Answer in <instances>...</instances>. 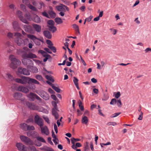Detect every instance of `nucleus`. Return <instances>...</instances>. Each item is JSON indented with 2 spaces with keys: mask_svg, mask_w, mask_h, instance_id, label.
<instances>
[{
  "mask_svg": "<svg viewBox=\"0 0 151 151\" xmlns=\"http://www.w3.org/2000/svg\"><path fill=\"white\" fill-rule=\"evenodd\" d=\"M9 59L11 61L10 67L13 69L17 68V66L19 65L21 63V61L17 59L14 55H10L9 57Z\"/></svg>",
  "mask_w": 151,
  "mask_h": 151,
  "instance_id": "obj_1",
  "label": "nucleus"
},
{
  "mask_svg": "<svg viewBox=\"0 0 151 151\" xmlns=\"http://www.w3.org/2000/svg\"><path fill=\"white\" fill-rule=\"evenodd\" d=\"M22 81L23 82V84H26L27 83L30 84V83H33L35 84L39 85L40 83L36 79L31 78L29 77L22 76Z\"/></svg>",
  "mask_w": 151,
  "mask_h": 151,
  "instance_id": "obj_2",
  "label": "nucleus"
},
{
  "mask_svg": "<svg viewBox=\"0 0 151 151\" xmlns=\"http://www.w3.org/2000/svg\"><path fill=\"white\" fill-rule=\"evenodd\" d=\"M14 36L16 37L15 42L19 46L23 45L24 44V41L21 38V34L19 33H16Z\"/></svg>",
  "mask_w": 151,
  "mask_h": 151,
  "instance_id": "obj_3",
  "label": "nucleus"
},
{
  "mask_svg": "<svg viewBox=\"0 0 151 151\" xmlns=\"http://www.w3.org/2000/svg\"><path fill=\"white\" fill-rule=\"evenodd\" d=\"M20 138L21 140L25 144L27 145H32L34 144L33 142L30 138L24 135L20 136Z\"/></svg>",
  "mask_w": 151,
  "mask_h": 151,
  "instance_id": "obj_4",
  "label": "nucleus"
},
{
  "mask_svg": "<svg viewBox=\"0 0 151 151\" xmlns=\"http://www.w3.org/2000/svg\"><path fill=\"white\" fill-rule=\"evenodd\" d=\"M22 57L24 59H33L36 58L37 57L35 54L32 53L31 52L27 53L26 52H23L22 55Z\"/></svg>",
  "mask_w": 151,
  "mask_h": 151,
  "instance_id": "obj_5",
  "label": "nucleus"
},
{
  "mask_svg": "<svg viewBox=\"0 0 151 151\" xmlns=\"http://www.w3.org/2000/svg\"><path fill=\"white\" fill-rule=\"evenodd\" d=\"M34 120L35 123L40 127L43 126L44 125L43 120L42 118H40L39 116L35 115L34 118Z\"/></svg>",
  "mask_w": 151,
  "mask_h": 151,
  "instance_id": "obj_6",
  "label": "nucleus"
},
{
  "mask_svg": "<svg viewBox=\"0 0 151 151\" xmlns=\"http://www.w3.org/2000/svg\"><path fill=\"white\" fill-rule=\"evenodd\" d=\"M18 72L20 74L26 76L30 75V72L27 69L22 67H19L18 68Z\"/></svg>",
  "mask_w": 151,
  "mask_h": 151,
  "instance_id": "obj_7",
  "label": "nucleus"
},
{
  "mask_svg": "<svg viewBox=\"0 0 151 151\" xmlns=\"http://www.w3.org/2000/svg\"><path fill=\"white\" fill-rule=\"evenodd\" d=\"M17 15L19 18L20 19L22 22L26 24H28L29 22L26 19L24 18L22 16L23 14L22 12L20 11H18L17 13Z\"/></svg>",
  "mask_w": 151,
  "mask_h": 151,
  "instance_id": "obj_8",
  "label": "nucleus"
},
{
  "mask_svg": "<svg viewBox=\"0 0 151 151\" xmlns=\"http://www.w3.org/2000/svg\"><path fill=\"white\" fill-rule=\"evenodd\" d=\"M22 94L20 93H15L13 94V96L14 98L16 99L20 100L23 101L24 98L22 97Z\"/></svg>",
  "mask_w": 151,
  "mask_h": 151,
  "instance_id": "obj_9",
  "label": "nucleus"
},
{
  "mask_svg": "<svg viewBox=\"0 0 151 151\" xmlns=\"http://www.w3.org/2000/svg\"><path fill=\"white\" fill-rule=\"evenodd\" d=\"M26 104L28 107L31 109L33 110H38V107L34 103L27 102Z\"/></svg>",
  "mask_w": 151,
  "mask_h": 151,
  "instance_id": "obj_10",
  "label": "nucleus"
},
{
  "mask_svg": "<svg viewBox=\"0 0 151 151\" xmlns=\"http://www.w3.org/2000/svg\"><path fill=\"white\" fill-rule=\"evenodd\" d=\"M40 95L41 97L46 100H48L50 98L49 96L44 91L41 92Z\"/></svg>",
  "mask_w": 151,
  "mask_h": 151,
  "instance_id": "obj_11",
  "label": "nucleus"
},
{
  "mask_svg": "<svg viewBox=\"0 0 151 151\" xmlns=\"http://www.w3.org/2000/svg\"><path fill=\"white\" fill-rule=\"evenodd\" d=\"M40 95L41 97L46 100H48L50 98L49 96L44 91L41 92Z\"/></svg>",
  "mask_w": 151,
  "mask_h": 151,
  "instance_id": "obj_12",
  "label": "nucleus"
},
{
  "mask_svg": "<svg viewBox=\"0 0 151 151\" xmlns=\"http://www.w3.org/2000/svg\"><path fill=\"white\" fill-rule=\"evenodd\" d=\"M40 128L42 133L45 134L46 135H48L49 134V132L47 127H43V126H41L40 127Z\"/></svg>",
  "mask_w": 151,
  "mask_h": 151,
  "instance_id": "obj_13",
  "label": "nucleus"
},
{
  "mask_svg": "<svg viewBox=\"0 0 151 151\" xmlns=\"http://www.w3.org/2000/svg\"><path fill=\"white\" fill-rule=\"evenodd\" d=\"M64 5L61 4L60 5L57 6H56V8L58 11L60 12H65V9L64 8Z\"/></svg>",
  "mask_w": 151,
  "mask_h": 151,
  "instance_id": "obj_14",
  "label": "nucleus"
},
{
  "mask_svg": "<svg viewBox=\"0 0 151 151\" xmlns=\"http://www.w3.org/2000/svg\"><path fill=\"white\" fill-rule=\"evenodd\" d=\"M70 139L72 143L73 144V145L72 146V147L74 150L76 149V147H75V143L76 142L80 141V139L78 138L75 139L74 138H72Z\"/></svg>",
  "mask_w": 151,
  "mask_h": 151,
  "instance_id": "obj_15",
  "label": "nucleus"
},
{
  "mask_svg": "<svg viewBox=\"0 0 151 151\" xmlns=\"http://www.w3.org/2000/svg\"><path fill=\"white\" fill-rule=\"evenodd\" d=\"M18 90L24 93H27L29 90L27 88L23 86H19L18 87Z\"/></svg>",
  "mask_w": 151,
  "mask_h": 151,
  "instance_id": "obj_16",
  "label": "nucleus"
},
{
  "mask_svg": "<svg viewBox=\"0 0 151 151\" xmlns=\"http://www.w3.org/2000/svg\"><path fill=\"white\" fill-rule=\"evenodd\" d=\"M32 26L35 29L37 32H40L41 30V26L36 24H33Z\"/></svg>",
  "mask_w": 151,
  "mask_h": 151,
  "instance_id": "obj_17",
  "label": "nucleus"
},
{
  "mask_svg": "<svg viewBox=\"0 0 151 151\" xmlns=\"http://www.w3.org/2000/svg\"><path fill=\"white\" fill-rule=\"evenodd\" d=\"M44 35L47 38L50 39L52 37V35L51 33L48 31H43Z\"/></svg>",
  "mask_w": 151,
  "mask_h": 151,
  "instance_id": "obj_18",
  "label": "nucleus"
},
{
  "mask_svg": "<svg viewBox=\"0 0 151 151\" xmlns=\"http://www.w3.org/2000/svg\"><path fill=\"white\" fill-rule=\"evenodd\" d=\"M6 47H8V48L9 49L8 51L9 53H10L13 50V49L12 48V46L11 45L10 42L9 41H7L6 42Z\"/></svg>",
  "mask_w": 151,
  "mask_h": 151,
  "instance_id": "obj_19",
  "label": "nucleus"
},
{
  "mask_svg": "<svg viewBox=\"0 0 151 151\" xmlns=\"http://www.w3.org/2000/svg\"><path fill=\"white\" fill-rule=\"evenodd\" d=\"M16 147L19 150L23 151L24 145L20 143H17Z\"/></svg>",
  "mask_w": 151,
  "mask_h": 151,
  "instance_id": "obj_20",
  "label": "nucleus"
},
{
  "mask_svg": "<svg viewBox=\"0 0 151 151\" xmlns=\"http://www.w3.org/2000/svg\"><path fill=\"white\" fill-rule=\"evenodd\" d=\"M23 29L27 32H29L31 30L32 27L29 25H25L23 26Z\"/></svg>",
  "mask_w": 151,
  "mask_h": 151,
  "instance_id": "obj_21",
  "label": "nucleus"
},
{
  "mask_svg": "<svg viewBox=\"0 0 151 151\" xmlns=\"http://www.w3.org/2000/svg\"><path fill=\"white\" fill-rule=\"evenodd\" d=\"M29 67H30L31 70V71L32 72L37 73L38 72V69L36 67L31 66H29L28 65H27V68H29Z\"/></svg>",
  "mask_w": 151,
  "mask_h": 151,
  "instance_id": "obj_22",
  "label": "nucleus"
},
{
  "mask_svg": "<svg viewBox=\"0 0 151 151\" xmlns=\"http://www.w3.org/2000/svg\"><path fill=\"white\" fill-rule=\"evenodd\" d=\"M38 52L39 54H41L44 57H46L47 56H50V55L47 54L45 51L42 50H39Z\"/></svg>",
  "mask_w": 151,
  "mask_h": 151,
  "instance_id": "obj_23",
  "label": "nucleus"
},
{
  "mask_svg": "<svg viewBox=\"0 0 151 151\" xmlns=\"http://www.w3.org/2000/svg\"><path fill=\"white\" fill-rule=\"evenodd\" d=\"M22 62L23 64L24 65H27L28 62H29V63H32V60L29 59H27L23 58V59L22 60Z\"/></svg>",
  "mask_w": 151,
  "mask_h": 151,
  "instance_id": "obj_24",
  "label": "nucleus"
},
{
  "mask_svg": "<svg viewBox=\"0 0 151 151\" xmlns=\"http://www.w3.org/2000/svg\"><path fill=\"white\" fill-rule=\"evenodd\" d=\"M12 25L14 29L17 30L19 28L18 23L17 22L14 21L12 22Z\"/></svg>",
  "mask_w": 151,
  "mask_h": 151,
  "instance_id": "obj_25",
  "label": "nucleus"
},
{
  "mask_svg": "<svg viewBox=\"0 0 151 151\" xmlns=\"http://www.w3.org/2000/svg\"><path fill=\"white\" fill-rule=\"evenodd\" d=\"M49 29L50 31H51L53 32H55L57 30V28L56 27L54 26V25H50L48 26Z\"/></svg>",
  "mask_w": 151,
  "mask_h": 151,
  "instance_id": "obj_26",
  "label": "nucleus"
},
{
  "mask_svg": "<svg viewBox=\"0 0 151 151\" xmlns=\"http://www.w3.org/2000/svg\"><path fill=\"white\" fill-rule=\"evenodd\" d=\"M28 7L29 9H31L32 11L37 12L38 11V9L37 8L32 6V4H29L28 6Z\"/></svg>",
  "mask_w": 151,
  "mask_h": 151,
  "instance_id": "obj_27",
  "label": "nucleus"
},
{
  "mask_svg": "<svg viewBox=\"0 0 151 151\" xmlns=\"http://www.w3.org/2000/svg\"><path fill=\"white\" fill-rule=\"evenodd\" d=\"M52 114L54 116L55 118L56 119H58L59 118V115L56 112V111L55 110V109H52Z\"/></svg>",
  "mask_w": 151,
  "mask_h": 151,
  "instance_id": "obj_28",
  "label": "nucleus"
},
{
  "mask_svg": "<svg viewBox=\"0 0 151 151\" xmlns=\"http://www.w3.org/2000/svg\"><path fill=\"white\" fill-rule=\"evenodd\" d=\"M27 124L25 123L21 124H20V127L25 131H27Z\"/></svg>",
  "mask_w": 151,
  "mask_h": 151,
  "instance_id": "obj_29",
  "label": "nucleus"
},
{
  "mask_svg": "<svg viewBox=\"0 0 151 151\" xmlns=\"http://www.w3.org/2000/svg\"><path fill=\"white\" fill-rule=\"evenodd\" d=\"M33 21L37 23H40V17L37 15H36L34 17Z\"/></svg>",
  "mask_w": 151,
  "mask_h": 151,
  "instance_id": "obj_30",
  "label": "nucleus"
},
{
  "mask_svg": "<svg viewBox=\"0 0 151 151\" xmlns=\"http://www.w3.org/2000/svg\"><path fill=\"white\" fill-rule=\"evenodd\" d=\"M25 17L26 18L27 20L31 21L32 20V16L29 13H26L24 15Z\"/></svg>",
  "mask_w": 151,
  "mask_h": 151,
  "instance_id": "obj_31",
  "label": "nucleus"
},
{
  "mask_svg": "<svg viewBox=\"0 0 151 151\" xmlns=\"http://www.w3.org/2000/svg\"><path fill=\"white\" fill-rule=\"evenodd\" d=\"M88 122V118L86 116H83L82 119V122L83 124H86Z\"/></svg>",
  "mask_w": 151,
  "mask_h": 151,
  "instance_id": "obj_32",
  "label": "nucleus"
},
{
  "mask_svg": "<svg viewBox=\"0 0 151 151\" xmlns=\"http://www.w3.org/2000/svg\"><path fill=\"white\" fill-rule=\"evenodd\" d=\"M29 39L32 40L34 41L36 39H37V37L33 35H27Z\"/></svg>",
  "mask_w": 151,
  "mask_h": 151,
  "instance_id": "obj_33",
  "label": "nucleus"
},
{
  "mask_svg": "<svg viewBox=\"0 0 151 151\" xmlns=\"http://www.w3.org/2000/svg\"><path fill=\"white\" fill-rule=\"evenodd\" d=\"M35 84L33 83H30V84H29L28 87L29 89L33 90L35 89L36 88V86L34 85Z\"/></svg>",
  "mask_w": 151,
  "mask_h": 151,
  "instance_id": "obj_34",
  "label": "nucleus"
},
{
  "mask_svg": "<svg viewBox=\"0 0 151 151\" xmlns=\"http://www.w3.org/2000/svg\"><path fill=\"white\" fill-rule=\"evenodd\" d=\"M6 77L9 78V81H12L14 80V78L10 74L7 73L6 74Z\"/></svg>",
  "mask_w": 151,
  "mask_h": 151,
  "instance_id": "obj_35",
  "label": "nucleus"
},
{
  "mask_svg": "<svg viewBox=\"0 0 151 151\" xmlns=\"http://www.w3.org/2000/svg\"><path fill=\"white\" fill-rule=\"evenodd\" d=\"M36 139L39 141L45 143L46 141L44 139L41 137L37 136L36 137Z\"/></svg>",
  "mask_w": 151,
  "mask_h": 151,
  "instance_id": "obj_36",
  "label": "nucleus"
},
{
  "mask_svg": "<svg viewBox=\"0 0 151 151\" xmlns=\"http://www.w3.org/2000/svg\"><path fill=\"white\" fill-rule=\"evenodd\" d=\"M55 21L58 24H61L63 22L62 19L60 18H56L55 19Z\"/></svg>",
  "mask_w": 151,
  "mask_h": 151,
  "instance_id": "obj_37",
  "label": "nucleus"
},
{
  "mask_svg": "<svg viewBox=\"0 0 151 151\" xmlns=\"http://www.w3.org/2000/svg\"><path fill=\"white\" fill-rule=\"evenodd\" d=\"M49 14L52 18H54L56 16L55 13L52 11L50 10L49 11Z\"/></svg>",
  "mask_w": 151,
  "mask_h": 151,
  "instance_id": "obj_38",
  "label": "nucleus"
},
{
  "mask_svg": "<svg viewBox=\"0 0 151 151\" xmlns=\"http://www.w3.org/2000/svg\"><path fill=\"white\" fill-rule=\"evenodd\" d=\"M109 97L108 94L107 93H104V97L102 99V100L104 101L107 100Z\"/></svg>",
  "mask_w": 151,
  "mask_h": 151,
  "instance_id": "obj_39",
  "label": "nucleus"
},
{
  "mask_svg": "<svg viewBox=\"0 0 151 151\" xmlns=\"http://www.w3.org/2000/svg\"><path fill=\"white\" fill-rule=\"evenodd\" d=\"M47 47L48 48L51 50L54 53L56 52V49L55 47L53 46H48Z\"/></svg>",
  "mask_w": 151,
  "mask_h": 151,
  "instance_id": "obj_40",
  "label": "nucleus"
},
{
  "mask_svg": "<svg viewBox=\"0 0 151 151\" xmlns=\"http://www.w3.org/2000/svg\"><path fill=\"white\" fill-rule=\"evenodd\" d=\"M52 89L54 90L57 92L60 93V92L61 90L58 87H56L54 85H52Z\"/></svg>",
  "mask_w": 151,
  "mask_h": 151,
  "instance_id": "obj_41",
  "label": "nucleus"
},
{
  "mask_svg": "<svg viewBox=\"0 0 151 151\" xmlns=\"http://www.w3.org/2000/svg\"><path fill=\"white\" fill-rule=\"evenodd\" d=\"M35 129L34 127L33 126H30L27 125V131L34 130Z\"/></svg>",
  "mask_w": 151,
  "mask_h": 151,
  "instance_id": "obj_42",
  "label": "nucleus"
},
{
  "mask_svg": "<svg viewBox=\"0 0 151 151\" xmlns=\"http://www.w3.org/2000/svg\"><path fill=\"white\" fill-rule=\"evenodd\" d=\"M34 42L36 45H40V40L38 38H37V39H36Z\"/></svg>",
  "mask_w": 151,
  "mask_h": 151,
  "instance_id": "obj_43",
  "label": "nucleus"
},
{
  "mask_svg": "<svg viewBox=\"0 0 151 151\" xmlns=\"http://www.w3.org/2000/svg\"><path fill=\"white\" fill-rule=\"evenodd\" d=\"M46 78L48 80L52 82H53L54 81V80L52 78L49 76H46Z\"/></svg>",
  "mask_w": 151,
  "mask_h": 151,
  "instance_id": "obj_44",
  "label": "nucleus"
},
{
  "mask_svg": "<svg viewBox=\"0 0 151 151\" xmlns=\"http://www.w3.org/2000/svg\"><path fill=\"white\" fill-rule=\"evenodd\" d=\"M35 78L39 81H42L43 78L40 75H37L35 76Z\"/></svg>",
  "mask_w": 151,
  "mask_h": 151,
  "instance_id": "obj_45",
  "label": "nucleus"
},
{
  "mask_svg": "<svg viewBox=\"0 0 151 151\" xmlns=\"http://www.w3.org/2000/svg\"><path fill=\"white\" fill-rule=\"evenodd\" d=\"M30 151H35L36 148L35 146L31 145L29 146Z\"/></svg>",
  "mask_w": 151,
  "mask_h": 151,
  "instance_id": "obj_46",
  "label": "nucleus"
},
{
  "mask_svg": "<svg viewBox=\"0 0 151 151\" xmlns=\"http://www.w3.org/2000/svg\"><path fill=\"white\" fill-rule=\"evenodd\" d=\"M116 102L117 100L115 99H113L111 100L110 104L111 105H113L115 104L116 103Z\"/></svg>",
  "mask_w": 151,
  "mask_h": 151,
  "instance_id": "obj_47",
  "label": "nucleus"
},
{
  "mask_svg": "<svg viewBox=\"0 0 151 151\" xmlns=\"http://www.w3.org/2000/svg\"><path fill=\"white\" fill-rule=\"evenodd\" d=\"M51 98L54 100L56 101L57 102V103H58V99L57 98L56 96L55 95L52 94L51 95Z\"/></svg>",
  "mask_w": 151,
  "mask_h": 151,
  "instance_id": "obj_48",
  "label": "nucleus"
},
{
  "mask_svg": "<svg viewBox=\"0 0 151 151\" xmlns=\"http://www.w3.org/2000/svg\"><path fill=\"white\" fill-rule=\"evenodd\" d=\"M22 78L21 79L19 78H17L15 79V81L16 82L23 84V83L22 82Z\"/></svg>",
  "mask_w": 151,
  "mask_h": 151,
  "instance_id": "obj_49",
  "label": "nucleus"
},
{
  "mask_svg": "<svg viewBox=\"0 0 151 151\" xmlns=\"http://www.w3.org/2000/svg\"><path fill=\"white\" fill-rule=\"evenodd\" d=\"M143 116V113L142 111L140 112V114L139 115L138 118V119L139 120H141L142 119Z\"/></svg>",
  "mask_w": 151,
  "mask_h": 151,
  "instance_id": "obj_50",
  "label": "nucleus"
},
{
  "mask_svg": "<svg viewBox=\"0 0 151 151\" xmlns=\"http://www.w3.org/2000/svg\"><path fill=\"white\" fill-rule=\"evenodd\" d=\"M121 112H119V113H116L114 114H112L111 116V117L112 118L115 117H117L118 116H119L120 114H121Z\"/></svg>",
  "mask_w": 151,
  "mask_h": 151,
  "instance_id": "obj_51",
  "label": "nucleus"
},
{
  "mask_svg": "<svg viewBox=\"0 0 151 151\" xmlns=\"http://www.w3.org/2000/svg\"><path fill=\"white\" fill-rule=\"evenodd\" d=\"M78 79L76 77H73V82L75 84V85H76V84H78Z\"/></svg>",
  "mask_w": 151,
  "mask_h": 151,
  "instance_id": "obj_52",
  "label": "nucleus"
},
{
  "mask_svg": "<svg viewBox=\"0 0 151 151\" xmlns=\"http://www.w3.org/2000/svg\"><path fill=\"white\" fill-rule=\"evenodd\" d=\"M9 8L13 11H14V9H16L14 5L13 4H11L9 5Z\"/></svg>",
  "mask_w": 151,
  "mask_h": 151,
  "instance_id": "obj_53",
  "label": "nucleus"
},
{
  "mask_svg": "<svg viewBox=\"0 0 151 151\" xmlns=\"http://www.w3.org/2000/svg\"><path fill=\"white\" fill-rule=\"evenodd\" d=\"M47 23L48 24L50 25H54L55 23L53 21L51 20H49L48 21Z\"/></svg>",
  "mask_w": 151,
  "mask_h": 151,
  "instance_id": "obj_54",
  "label": "nucleus"
},
{
  "mask_svg": "<svg viewBox=\"0 0 151 151\" xmlns=\"http://www.w3.org/2000/svg\"><path fill=\"white\" fill-rule=\"evenodd\" d=\"M116 123L115 122H109L107 124V125L108 126H110V125H113V126H115L116 125Z\"/></svg>",
  "mask_w": 151,
  "mask_h": 151,
  "instance_id": "obj_55",
  "label": "nucleus"
},
{
  "mask_svg": "<svg viewBox=\"0 0 151 151\" xmlns=\"http://www.w3.org/2000/svg\"><path fill=\"white\" fill-rule=\"evenodd\" d=\"M47 43L48 45V46H53V44L52 42L50 40H46Z\"/></svg>",
  "mask_w": 151,
  "mask_h": 151,
  "instance_id": "obj_56",
  "label": "nucleus"
},
{
  "mask_svg": "<svg viewBox=\"0 0 151 151\" xmlns=\"http://www.w3.org/2000/svg\"><path fill=\"white\" fill-rule=\"evenodd\" d=\"M36 94L32 93H31L29 95V97L32 99H34L35 98V95Z\"/></svg>",
  "mask_w": 151,
  "mask_h": 151,
  "instance_id": "obj_57",
  "label": "nucleus"
},
{
  "mask_svg": "<svg viewBox=\"0 0 151 151\" xmlns=\"http://www.w3.org/2000/svg\"><path fill=\"white\" fill-rule=\"evenodd\" d=\"M117 104L118 106L119 107H121L122 106V102L120 99L118 100L117 101Z\"/></svg>",
  "mask_w": 151,
  "mask_h": 151,
  "instance_id": "obj_58",
  "label": "nucleus"
},
{
  "mask_svg": "<svg viewBox=\"0 0 151 151\" xmlns=\"http://www.w3.org/2000/svg\"><path fill=\"white\" fill-rule=\"evenodd\" d=\"M22 1L24 4H26L27 6L30 4L28 0H22Z\"/></svg>",
  "mask_w": 151,
  "mask_h": 151,
  "instance_id": "obj_59",
  "label": "nucleus"
},
{
  "mask_svg": "<svg viewBox=\"0 0 151 151\" xmlns=\"http://www.w3.org/2000/svg\"><path fill=\"white\" fill-rule=\"evenodd\" d=\"M54 108L53 109H55L56 111H58V109L57 105L56 104V102H54V104H53Z\"/></svg>",
  "mask_w": 151,
  "mask_h": 151,
  "instance_id": "obj_60",
  "label": "nucleus"
},
{
  "mask_svg": "<svg viewBox=\"0 0 151 151\" xmlns=\"http://www.w3.org/2000/svg\"><path fill=\"white\" fill-rule=\"evenodd\" d=\"M42 14L45 17L47 18L49 17L48 14L45 11L42 12Z\"/></svg>",
  "mask_w": 151,
  "mask_h": 151,
  "instance_id": "obj_61",
  "label": "nucleus"
},
{
  "mask_svg": "<svg viewBox=\"0 0 151 151\" xmlns=\"http://www.w3.org/2000/svg\"><path fill=\"white\" fill-rule=\"evenodd\" d=\"M120 95L121 94L120 92L119 91L115 95V97L116 99H118L120 97Z\"/></svg>",
  "mask_w": 151,
  "mask_h": 151,
  "instance_id": "obj_62",
  "label": "nucleus"
},
{
  "mask_svg": "<svg viewBox=\"0 0 151 151\" xmlns=\"http://www.w3.org/2000/svg\"><path fill=\"white\" fill-rule=\"evenodd\" d=\"M44 49L47 52L51 54L52 53V52L50 50L49 48H45Z\"/></svg>",
  "mask_w": 151,
  "mask_h": 151,
  "instance_id": "obj_63",
  "label": "nucleus"
},
{
  "mask_svg": "<svg viewBox=\"0 0 151 151\" xmlns=\"http://www.w3.org/2000/svg\"><path fill=\"white\" fill-rule=\"evenodd\" d=\"M23 151H30L28 147H26L24 146Z\"/></svg>",
  "mask_w": 151,
  "mask_h": 151,
  "instance_id": "obj_64",
  "label": "nucleus"
}]
</instances>
